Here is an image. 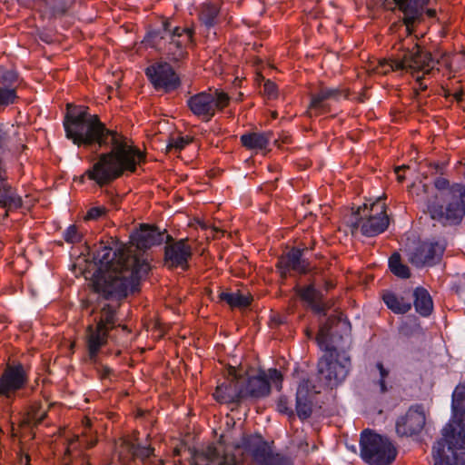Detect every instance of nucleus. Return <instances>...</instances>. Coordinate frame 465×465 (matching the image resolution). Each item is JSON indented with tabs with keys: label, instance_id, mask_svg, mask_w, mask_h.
Returning <instances> with one entry per match:
<instances>
[{
	"label": "nucleus",
	"instance_id": "obj_40",
	"mask_svg": "<svg viewBox=\"0 0 465 465\" xmlns=\"http://www.w3.org/2000/svg\"><path fill=\"white\" fill-rule=\"evenodd\" d=\"M296 411L300 419L305 420L312 414V402L309 398L299 399L296 396Z\"/></svg>",
	"mask_w": 465,
	"mask_h": 465
},
{
	"label": "nucleus",
	"instance_id": "obj_12",
	"mask_svg": "<svg viewBox=\"0 0 465 465\" xmlns=\"http://www.w3.org/2000/svg\"><path fill=\"white\" fill-rule=\"evenodd\" d=\"M28 382V375L21 363L7 364L0 376V397L13 399Z\"/></svg>",
	"mask_w": 465,
	"mask_h": 465
},
{
	"label": "nucleus",
	"instance_id": "obj_58",
	"mask_svg": "<svg viewBox=\"0 0 465 465\" xmlns=\"http://www.w3.org/2000/svg\"><path fill=\"white\" fill-rule=\"evenodd\" d=\"M79 437L74 436L72 440L69 441V446L67 447L66 453H70V447L78 440Z\"/></svg>",
	"mask_w": 465,
	"mask_h": 465
},
{
	"label": "nucleus",
	"instance_id": "obj_63",
	"mask_svg": "<svg viewBox=\"0 0 465 465\" xmlns=\"http://www.w3.org/2000/svg\"><path fill=\"white\" fill-rule=\"evenodd\" d=\"M180 451L178 450H174V455H179Z\"/></svg>",
	"mask_w": 465,
	"mask_h": 465
},
{
	"label": "nucleus",
	"instance_id": "obj_34",
	"mask_svg": "<svg viewBox=\"0 0 465 465\" xmlns=\"http://www.w3.org/2000/svg\"><path fill=\"white\" fill-rule=\"evenodd\" d=\"M452 409L456 415H465V383L458 385L454 390Z\"/></svg>",
	"mask_w": 465,
	"mask_h": 465
},
{
	"label": "nucleus",
	"instance_id": "obj_55",
	"mask_svg": "<svg viewBox=\"0 0 465 465\" xmlns=\"http://www.w3.org/2000/svg\"><path fill=\"white\" fill-rule=\"evenodd\" d=\"M20 461L25 465H30V456L28 454H25L24 457L21 458Z\"/></svg>",
	"mask_w": 465,
	"mask_h": 465
},
{
	"label": "nucleus",
	"instance_id": "obj_56",
	"mask_svg": "<svg viewBox=\"0 0 465 465\" xmlns=\"http://www.w3.org/2000/svg\"><path fill=\"white\" fill-rule=\"evenodd\" d=\"M453 96L456 99V101L460 102L463 98V92L462 91L456 92L453 94Z\"/></svg>",
	"mask_w": 465,
	"mask_h": 465
},
{
	"label": "nucleus",
	"instance_id": "obj_29",
	"mask_svg": "<svg viewBox=\"0 0 465 465\" xmlns=\"http://www.w3.org/2000/svg\"><path fill=\"white\" fill-rule=\"evenodd\" d=\"M413 296L416 312L423 317L429 316L433 310V302L428 291L418 287L414 290Z\"/></svg>",
	"mask_w": 465,
	"mask_h": 465
},
{
	"label": "nucleus",
	"instance_id": "obj_59",
	"mask_svg": "<svg viewBox=\"0 0 465 465\" xmlns=\"http://www.w3.org/2000/svg\"><path fill=\"white\" fill-rule=\"evenodd\" d=\"M83 423H84L85 430L91 427V420L87 418L84 419Z\"/></svg>",
	"mask_w": 465,
	"mask_h": 465
},
{
	"label": "nucleus",
	"instance_id": "obj_10",
	"mask_svg": "<svg viewBox=\"0 0 465 465\" xmlns=\"http://www.w3.org/2000/svg\"><path fill=\"white\" fill-rule=\"evenodd\" d=\"M239 382L241 383V393L246 398H262L269 395L271 391V383L274 384L278 390L282 387V375L276 369H270L268 374L260 371L255 376L248 373L242 374L238 372Z\"/></svg>",
	"mask_w": 465,
	"mask_h": 465
},
{
	"label": "nucleus",
	"instance_id": "obj_4",
	"mask_svg": "<svg viewBox=\"0 0 465 465\" xmlns=\"http://www.w3.org/2000/svg\"><path fill=\"white\" fill-rule=\"evenodd\" d=\"M193 33L192 28L174 26L170 19H163L159 26L147 33L145 43L170 61L178 62L186 56Z\"/></svg>",
	"mask_w": 465,
	"mask_h": 465
},
{
	"label": "nucleus",
	"instance_id": "obj_45",
	"mask_svg": "<svg viewBox=\"0 0 465 465\" xmlns=\"http://www.w3.org/2000/svg\"><path fill=\"white\" fill-rule=\"evenodd\" d=\"M153 448L150 446H142L139 443H136L134 460L139 459L144 460L153 454Z\"/></svg>",
	"mask_w": 465,
	"mask_h": 465
},
{
	"label": "nucleus",
	"instance_id": "obj_49",
	"mask_svg": "<svg viewBox=\"0 0 465 465\" xmlns=\"http://www.w3.org/2000/svg\"><path fill=\"white\" fill-rule=\"evenodd\" d=\"M276 84L271 80L265 81L263 84V92L269 98H274L276 96Z\"/></svg>",
	"mask_w": 465,
	"mask_h": 465
},
{
	"label": "nucleus",
	"instance_id": "obj_17",
	"mask_svg": "<svg viewBox=\"0 0 465 465\" xmlns=\"http://www.w3.org/2000/svg\"><path fill=\"white\" fill-rule=\"evenodd\" d=\"M193 255L192 247L187 239L167 242L164 252L165 264L170 268L187 269L188 261Z\"/></svg>",
	"mask_w": 465,
	"mask_h": 465
},
{
	"label": "nucleus",
	"instance_id": "obj_36",
	"mask_svg": "<svg viewBox=\"0 0 465 465\" xmlns=\"http://www.w3.org/2000/svg\"><path fill=\"white\" fill-rule=\"evenodd\" d=\"M16 87L0 85V107H7L17 102Z\"/></svg>",
	"mask_w": 465,
	"mask_h": 465
},
{
	"label": "nucleus",
	"instance_id": "obj_52",
	"mask_svg": "<svg viewBox=\"0 0 465 465\" xmlns=\"http://www.w3.org/2000/svg\"><path fill=\"white\" fill-rule=\"evenodd\" d=\"M199 458H202L200 455V451L195 450H192V457L189 460L190 464L191 465H201L198 461Z\"/></svg>",
	"mask_w": 465,
	"mask_h": 465
},
{
	"label": "nucleus",
	"instance_id": "obj_53",
	"mask_svg": "<svg viewBox=\"0 0 465 465\" xmlns=\"http://www.w3.org/2000/svg\"><path fill=\"white\" fill-rule=\"evenodd\" d=\"M407 165H401L395 168V173L397 174V179L399 182H402L404 180V176L401 173V171L408 169Z\"/></svg>",
	"mask_w": 465,
	"mask_h": 465
},
{
	"label": "nucleus",
	"instance_id": "obj_11",
	"mask_svg": "<svg viewBox=\"0 0 465 465\" xmlns=\"http://www.w3.org/2000/svg\"><path fill=\"white\" fill-rule=\"evenodd\" d=\"M394 49L399 52L401 61H398V66L402 67V70L411 73L423 71L424 74H429L433 68L431 54L417 44L410 48L403 41L395 45Z\"/></svg>",
	"mask_w": 465,
	"mask_h": 465
},
{
	"label": "nucleus",
	"instance_id": "obj_61",
	"mask_svg": "<svg viewBox=\"0 0 465 465\" xmlns=\"http://www.w3.org/2000/svg\"><path fill=\"white\" fill-rule=\"evenodd\" d=\"M429 15L432 16L435 14V11L433 10H428Z\"/></svg>",
	"mask_w": 465,
	"mask_h": 465
},
{
	"label": "nucleus",
	"instance_id": "obj_6",
	"mask_svg": "<svg viewBox=\"0 0 465 465\" xmlns=\"http://www.w3.org/2000/svg\"><path fill=\"white\" fill-rule=\"evenodd\" d=\"M460 421L448 423L442 438L432 448L434 465H457V450L465 449V415Z\"/></svg>",
	"mask_w": 465,
	"mask_h": 465
},
{
	"label": "nucleus",
	"instance_id": "obj_62",
	"mask_svg": "<svg viewBox=\"0 0 465 465\" xmlns=\"http://www.w3.org/2000/svg\"><path fill=\"white\" fill-rule=\"evenodd\" d=\"M274 143H275V145H277V146H281V143H280V142H279V140H278V139H275V140H274Z\"/></svg>",
	"mask_w": 465,
	"mask_h": 465
},
{
	"label": "nucleus",
	"instance_id": "obj_9",
	"mask_svg": "<svg viewBox=\"0 0 465 465\" xmlns=\"http://www.w3.org/2000/svg\"><path fill=\"white\" fill-rule=\"evenodd\" d=\"M230 96L219 89H209L191 96L187 104L192 113L203 122H209L217 111L229 105Z\"/></svg>",
	"mask_w": 465,
	"mask_h": 465
},
{
	"label": "nucleus",
	"instance_id": "obj_13",
	"mask_svg": "<svg viewBox=\"0 0 465 465\" xmlns=\"http://www.w3.org/2000/svg\"><path fill=\"white\" fill-rule=\"evenodd\" d=\"M349 90L341 87H329L322 84H320L319 89L311 94V102L309 109L315 112V114H325L331 111V102H340L341 99H348Z\"/></svg>",
	"mask_w": 465,
	"mask_h": 465
},
{
	"label": "nucleus",
	"instance_id": "obj_27",
	"mask_svg": "<svg viewBox=\"0 0 465 465\" xmlns=\"http://www.w3.org/2000/svg\"><path fill=\"white\" fill-rule=\"evenodd\" d=\"M200 455L208 462L207 465H237V460L233 454L226 453L220 456L217 448L213 444L200 452Z\"/></svg>",
	"mask_w": 465,
	"mask_h": 465
},
{
	"label": "nucleus",
	"instance_id": "obj_46",
	"mask_svg": "<svg viewBox=\"0 0 465 465\" xmlns=\"http://www.w3.org/2000/svg\"><path fill=\"white\" fill-rule=\"evenodd\" d=\"M106 213L107 209L104 206H94L87 211L84 220H99L104 217Z\"/></svg>",
	"mask_w": 465,
	"mask_h": 465
},
{
	"label": "nucleus",
	"instance_id": "obj_39",
	"mask_svg": "<svg viewBox=\"0 0 465 465\" xmlns=\"http://www.w3.org/2000/svg\"><path fill=\"white\" fill-rule=\"evenodd\" d=\"M67 11V7L64 1L62 0H52L47 3V10L45 14L49 15L50 18L57 17L64 15Z\"/></svg>",
	"mask_w": 465,
	"mask_h": 465
},
{
	"label": "nucleus",
	"instance_id": "obj_35",
	"mask_svg": "<svg viewBox=\"0 0 465 465\" xmlns=\"http://www.w3.org/2000/svg\"><path fill=\"white\" fill-rule=\"evenodd\" d=\"M47 415V411L43 408L41 403L35 402L30 406L27 412L26 420L34 425L40 424Z\"/></svg>",
	"mask_w": 465,
	"mask_h": 465
},
{
	"label": "nucleus",
	"instance_id": "obj_38",
	"mask_svg": "<svg viewBox=\"0 0 465 465\" xmlns=\"http://www.w3.org/2000/svg\"><path fill=\"white\" fill-rule=\"evenodd\" d=\"M135 446L136 442L128 438L123 439L119 445V456L125 460H134Z\"/></svg>",
	"mask_w": 465,
	"mask_h": 465
},
{
	"label": "nucleus",
	"instance_id": "obj_20",
	"mask_svg": "<svg viewBox=\"0 0 465 465\" xmlns=\"http://www.w3.org/2000/svg\"><path fill=\"white\" fill-rule=\"evenodd\" d=\"M164 233L156 227L142 224L140 229L132 234L131 240L136 249L145 250L163 242Z\"/></svg>",
	"mask_w": 465,
	"mask_h": 465
},
{
	"label": "nucleus",
	"instance_id": "obj_5",
	"mask_svg": "<svg viewBox=\"0 0 465 465\" xmlns=\"http://www.w3.org/2000/svg\"><path fill=\"white\" fill-rule=\"evenodd\" d=\"M347 345L326 344L325 354L318 361L319 379L323 386L333 388L341 383L347 377L351 369V358L346 352L350 348L348 337L342 338Z\"/></svg>",
	"mask_w": 465,
	"mask_h": 465
},
{
	"label": "nucleus",
	"instance_id": "obj_32",
	"mask_svg": "<svg viewBox=\"0 0 465 465\" xmlns=\"http://www.w3.org/2000/svg\"><path fill=\"white\" fill-rule=\"evenodd\" d=\"M219 15V8L213 4H204L200 12V20L207 27L216 25Z\"/></svg>",
	"mask_w": 465,
	"mask_h": 465
},
{
	"label": "nucleus",
	"instance_id": "obj_2",
	"mask_svg": "<svg viewBox=\"0 0 465 465\" xmlns=\"http://www.w3.org/2000/svg\"><path fill=\"white\" fill-rule=\"evenodd\" d=\"M94 260L105 271L103 279L98 280L94 291L105 300H120L129 292H139L140 282L148 274L151 266L145 259L138 257L130 247H121L115 251L100 245Z\"/></svg>",
	"mask_w": 465,
	"mask_h": 465
},
{
	"label": "nucleus",
	"instance_id": "obj_26",
	"mask_svg": "<svg viewBox=\"0 0 465 465\" xmlns=\"http://www.w3.org/2000/svg\"><path fill=\"white\" fill-rule=\"evenodd\" d=\"M300 297L307 302L317 313L325 314L328 307L322 302V293L313 286L309 285L298 290Z\"/></svg>",
	"mask_w": 465,
	"mask_h": 465
},
{
	"label": "nucleus",
	"instance_id": "obj_30",
	"mask_svg": "<svg viewBox=\"0 0 465 465\" xmlns=\"http://www.w3.org/2000/svg\"><path fill=\"white\" fill-rule=\"evenodd\" d=\"M382 300L387 307L394 313L403 314L411 309V303L409 300H406L392 292H384L382 294Z\"/></svg>",
	"mask_w": 465,
	"mask_h": 465
},
{
	"label": "nucleus",
	"instance_id": "obj_60",
	"mask_svg": "<svg viewBox=\"0 0 465 465\" xmlns=\"http://www.w3.org/2000/svg\"><path fill=\"white\" fill-rule=\"evenodd\" d=\"M282 143H289V137H288V136H285V137L282 139Z\"/></svg>",
	"mask_w": 465,
	"mask_h": 465
},
{
	"label": "nucleus",
	"instance_id": "obj_24",
	"mask_svg": "<svg viewBox=\"0 0 465 465\" xmlns=\"http://www.w3.org/2000/svg\"><path fill=\"white\" fill-rule=\"evenodd\" d=\"M273 138L271 131L267 132H249L241 136V143L248 150L263 151L267 150L270 142Z\"/></svg>",
	"mask_w": 465,
	"mask_h": 465
},
{
	"label": "nucleus",
	"instance_id": "obj_25",
	"mask_svg": "<svg viewBox=\"0 0 465 465\" xmlns=\"http://www.w3.org/2000/svg\"><path fill=\"white\" fill-rule=\"evenodd\" d=\"M23 201L16 190L10 183L0 186V206L5 209V216L8 211H13L22 206Z\"/></svg>",
	"mask_w": 465,
	"mask_h": 465
},
{
	"label": "nucleus",
	"instance_id": "obj_50",
	"mask_svg": "<svg viewBox=\"0 0 465 465\" xmlns=\"http://www.w3.org/2000/svg\"><path fill=\"white\" fill-rule=\"evenodd\" d=\"M8 175L6 169L5 168L2 159L0 158V186L8 184Z\"/></svg>",
	"mask_w": 465,
	"mask_h": 465
},
{
	"label": "nucleus",
	"instance_id": "obj_47",
	"mask_svg": "<svg viewBox=\"0 0 465 465\" xmlns=\"http://www.w3.org/2000/svg\"><path fill=\"white\" fill-rule=\"evenodd\" d=\"M376 367L380 372V380L378 381V384L380 386V391L381 393H385L388 391V388L386 386L385 379L389 376V371L384 368L383 364L381 362H378L376 364Z\"/></svg>",
	"mask_w": 465,
	"mask_h": 465
},
{
	"label": "nucleus",
	"instance_id": "obj_23",
	"mask_svg": "<svg viewBox=\"0 0 465 465\" xmlns=\"http://www.w3.org/2000/svg\"><path fill=\"white\" fill-rule=\"evenodd\" d=\"M399 9L404 14L403 23L409 35L411 27L420 16L419 9L428 4L429 0H394Z\"/></svg>",
	"mask_w": 465,
	"mask_h": 465
},
{
	"label": "nucleus",
	"instance_id": "obj_44",
	"mask_svg": "<svg viewBox=\"0 0 465 465\" xmlns=\"http://www.w3.org/2000/svg\"><path fill=\"white\" fill-rule=\"evenodd\" d=\"M192 139L188 136H173L171 137L169 140V143L167 145V149L170 151L172 149H174L175 151H181L183 149L187 144L191 143Z\"/></svg>",
	"mask_w": 465,
	"mask_h": 465
},
{
	"label": "nucleus",
	"instance_id": "obj_15",
	"mask_svg": "<svg viewBox=\"0 0 465 465\" xmlns=\"http://www.w3.org/2000/svg\"><path fill=\"white\" fill-rule=\"evenodd\" d=\"M349 329L350 323L342 318L341 313L339 315H331L327 319L326 322L320 327L316 341L322 349H325L326 344H332V341H334L335 344L345 346L348 343L344 342V340H341V336L339 337V340L341 341L340 343L334 332H337L339 330L347 331ZM345 337H348L351 341V338L347 333L345 336H342L344 339Z\"/></svg>",
	"mask_w": 465,
	"mask_h": 465
},
{
	"label": "nucleus",
	"instance_id": "obj_19",
	"mask_svg": "<svg viewBox=\"0 0 465 465\" xmlns=\"http://www.w3.org/2000/svg\"><path fill=\"white\" fill-rule=\"evenodd\" d=\"M229 375L232 377V380L228 382H223L221 385H218L213 396L221 402L241 401L244 399V395L241 393L242 389L238 379L237 370L231 367L229 369Z\"/></svg>",
	"mask_w": 465,
	"mask_h": 465
},
{
	"label": "nucleus",
	"instance_id": "obj_3",
	"mask_svg": "<svg viewBox=\"0 0 465 465\" xmlns=\"http://www.w3.org/2000/svg\"><path fill=\"white\" fill-rule=\"evenodd\" d=\"M422 194H417L418 201L422 203L431 219L443 225H457L465 215V185L455 183L448 191L430 192L426 184H422Z\"/></svg>",
	"mask_w": 465,
	"mask_h": 465
},
{
	"label": "nucleus",
	"instance_id": "obj_48",
	"mask_svg": "<svg viewBox=\"0 0 465 465\" xmlns=\"http://www.w3.org/2000/svg\"><path fill=\"white\" fill-rule=\"evenodd\" d=\"M253 455H254V458L258 460L267 461V460L270 456V452L267 450L265 445H261L255 449ZM265 463H268V462H265Z\"/></svg>",
	"mask_w": 465,
	"mask_h": 465
},
{
	"label": "nucleus",
	"instance_id": "obj_41",
	"mask_svg": "<svg viewBox=\"0 0 465 465\" xmlns=\"http://www.w3.org/2000/svg\"><path fill=\"white\" fill-rule=\"evenodd\" d=\"M18 75L15 71L0 66V84L2 86L15 87Z\"/></svg>",
	"mask_w": 465,
	"mask_h": 465
},
{
	"label": "nucleus",
	"instance_id": "obj_37",
	"mask_svg": "<svg viewBox=\"0 0 465 465\" xmlns=\"http://www.w3.org/2000/svg\"><path fill=\"white\" fill-rule=\"evenodd\" d=\"M398 61L401 60L399 59V52L396 51L392 59L380 61L375 70L381 74H387L391 71L402 70V67L398 66Z\"/></svg>",
	"mask_w": 465,
	"mask_h": 465
},
{
	"label": "nucleus",
	"instance_id": "obj_18",
	"mask_svg": "<svg viewBox=\"0 0 465 465\" xmlns=\"http://www.w3.org/2000/svg\"><path fill=\"white\" fill-rule=\"evenodd\" d=\"M444 250L445 247L439 242H424L411 253L410 262L418 267L433 265L440 260Z\"/></svg>",
	"mask_w": 465,
	"mask_h": 465
},
{
	"label": "nucleus",
	"instance_id": "obj_64",
	"mask_svg": "<svg viewBox=\"0 0 465 465\" xmlns=\"http://www.w3.org/2000/svg\"><path fill=\"white\" fill-rule=\"evenodd\" d=\"M94 445V442H91V443L88 445V448H92Z\"/></svg>",
	"mask_w": 465,
	"mask_h": 465
},
{
	"label": "nucleus",
	"instance_id": "obj_54",
	"mask_svg": "<svg viewBox=\"0 0 465 465\" xmlns=\"http://www.w3.org/2000/svg\"><path fill=\"white\" fill-rule=\"evenodd\" d=\"M6 138V133L0 129V153L4 152V145L5 143Z\"/></svg>",
	"mask_w": 465,
	"mask_h": 465
},
{
	"label": "nucleus",
	"instance_id": "obj_57",
	"mask_svg": "<svg viewBox=\"0 0 465 465\" xmlns=\"http://www.w3.org/2000/svg\"><path fill=\"white\" fill-rule=\"evenodd\" d=\"M417 83L419 84V89L420 91H425L427 89V85L422 84L420 77L417 78Z\"/></svg>",
	"mask_w": 465,
	"mask_h": 465
},
{
	"label": "nucleus",
	"instance_id": "obj_14",
	"mask_svg": "<svg viewBox=\"0 0 465 465\" xmlns=\"http://www.w3.org/2000/svg\"><path fill=\"white\" fill-rule=\"evenodd\" d=\"M146 75L157 90L172 92L180 86V78L167 63H158L146 69Z\"/></svg>",
	"mask_w": 465,
	"mask_h": 465
},
{
	"label": "nucleus",
	"instance_id": "obj_28",
	"mask_svg": "<svg viewBox=\"0 0 465 465\" xmlns=\"http://www.w3.org/2000/svg\"><path fill=\"white\" fill-rule=\"evenodd\" d=\"M219 300L226 302L232 309H245L251 304L252 296L250 292L242 293L240 291L234 292H221Z\"/></svg>",
	"mask_w": 465,
	"mask_h": 465
},
{
	"label": "nucleus",
	"instance_id": "obj_43",
	"mask_svg": "<svg viewBox=\"0 0 465 465\" xmlns=\"http://www.w3.org/2000/svg\"><path fill=\"white\" fill-rule=\"evenodd\" d=\"M64 239L68 243H78L83 239V232L78 226L72 224L64 231Z\"/></svg>",
	"mask_w": 465,
	"mask_h": 465
},
{
	"label": "nucleus",
	"instance_id": "obj_7",
	"mask_svg": "<svg viewBox=\"0 0 465 465\" xmlns=\"http://www.w3.org/2000/svg\"><path fill=\"white\" fill-rule=\"evenodd\" d=\"M351 232L354 230L360 232L367 237H374L383 232L389 226L390 221L386 213V204L381 199L368 205L364 203L359 206L352 213Z\"/></svg>",
	"mask_w": 465,
	"mask_h": 465
},
{
	"label": "nucleus",
	"instance_id": "obj_1",
	"mask_svg": "<svg viewBox=\"0 0 465 465\" xmlns=\"http://www.w3.org/2000/svg\"><path fill=\"white\" fill-rule=\"evenodd\" d=\"M66 137L77 146L99 148L111 146V150L98 155L84 175L100 187L105 186L124 172L134 173L144 155L125 136L107 129L97 114H91L87 107L68 104L64 120Z\"/></svg>",
	"mask_w": 465,
	"mask_h": 465
},
{
	"label": "nucleus",
	"instance_id": "obj_22",
	"mask_svg": "<svg viewBox=\"0 0 465 465\" xmlns=\"http://www.w3.org/2000/svg\"><path fill=\"white\" fill-rule=\"evenodd\" d=\"M108 334L104 329L95 324H89L85 331V343L91 360H95L100 350L107 344Z\"/></svg>",
	"mask_w": 465,
	"mask_h": 465
},
{
	"label": "nucleus",
	"instance_id": "obj_42",
	"mask_svg": "<svg viewBox=\"0 0 465 465\" xmlns=\"http://www.w3.org/2000/svg\"><path fill=\"white\" fill-rule=\"evenodd\" d=\"M320 391L316 390V386L312 384L310 380H302L297 389L296 396L299 399L309 398L311 393H319Z\"/></svg>",
	"mask_w": 465,
	"mask_h": 465
},
{
	"label": "nucleus",
	"instance_id": "obj_21",
	"mask_svg": "<svg viewBox=\"0 0 465 465\" xmlns=\"http://www.w3.org/2000/svg\"><path fill=\"white\" fill-rule=\"evenodd\" d=\"M302 254L303 250L293 248L279 259L277 268L282 276L291 271L305 273L309 270V262L302 259Z\"/></svg>",
	"mask_w": 465,
	"mask_h": 465
},
{
	"label": "nucleus",
	"instance_id": "obj_33",
	"mask_svg": "<svg viewBox=\"0 0 465 465\" xmlns=\"http://www.w3.org/2000/svg\"><path fill=\"white\" fill-rule=\"evenodd\" d=\"M389 267L391 272L401 278H409L411 273L407 265L401 263V255L394 252L389 259Z\"/></svg>",
	"mask_w": 465,
	"mask_h": 465
},
{
	"label": "nucleus",
	"instance_id": "obj_8",
	"mask_svg": "<svg viewBox=\"0 0 465 465\" xmlns=\"http://www.w3.org/2000/svg\"><path fill=\"white\" fill-rule=\"evenodd\" d=\"M360 447L361 457L368 465H391L398 453L389 438L369 430L361 432Z\"/></svg>",
	"mask_w": 465,
	"mask_h": 465
},
{
	"label": "nucleus",
	"instance_id": "obj_16",
	"mask_svg": "<svg viewBox=\"0 0 465 465\" xmlns=\"http://www.w3.org/2000/svg\"><path fill=\"white\" fill-rule=\"evenodd\" d=\"M426 423L423 408L420 405L411 406L405 415L396 422V432L401 437H411L419 434Z\"/></svg>",
	"mask_w": 465,
	"mask_h": 465
},
{
	"label": "nucleus",
	"instance_id": "obj_51",
	"mask_svg": "<svg viewBox=\"0 0 465 465\" xmlns=\"http://www.w3.org/2000/svg\"><path fill=\"white\" fill-rule=\"evenodd\" d=\"M435 188L438 189L440 192H445L447 187L449 186V181L445 178H438L436 179L435 183Z\"/></svg>",
	"mask_w": 465,
	"mask_h": 465
},
{
	"label": "nucleus",
	"instance_id": "obj_31",
	"mask_svg": "<svg viewBox=\"0 0 465 465\" xmlns=\"http://www.w3.org/2000/svg\"><path fill=\"white\" fill-rule=\"evenodd\" d=\"M95 325H97L99 328L106 330L107 331H112L117 326H121L118 323L116 308L110 304L104 305L101 309L99 319L97 320Z\"/></svg>",
	"mask_w": 465,
	"mask_h": 465
}]
</instances>
